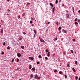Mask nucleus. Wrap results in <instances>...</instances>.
Segmentation results:
<instances>
[{
  "mask_svg": "<svg viewBox=\"0 0 80 80\" xmlns=\"http://www.w3.org/2000/svg\"><path fill=\"white\" fill-rule=\"evenodd\" d=\"M35 78H36V79H37V77H35Z\"/></svg>",
  "mask_w": 80,
  "mask_h": 80,
  "instance_id": "53",
  "label": "nucleus"
},
{
  "mask_svg": "<svg viewBox=\"0 0 80 80\" xmlns=\"http://www.w3.org/2000/svg\"><path fill=\"white\" fill-rule=\"evenodd\" d=\"M7 15H8V16H9V14H7Z\"/></svg>",
  "mask_w": 80,
  "mask_h": 80,
  "instance_id": "58",
  "label": "nucleus"
},
{
  "mask_svg": "<svg viewBox=\"0 0 80 80\" xmlns=\"http://www.w3.org/2000/svg\"><path fill=\"white\" fill-rule=\"evenodd\" d=\"M29 58L30 59V60H33V59H34V58L33 57L31 58V57H29Z\"/></svg>",
  "mask_w": 80,
  "mask_h": 80,
  "instance_id": "4",
  "label": "nucleus"
},
{
  "mask_svg": "<svg viewBox=\"0 0 80 80\" xmlns=\"http://www.w3.org/2000/svg\"><path fill=\"white\" fill-rule=\"evenodd\" d=\"M59 73L60 74H62V71H60V72H59Z\"/></svg>",
  "mask_w": 80,
  "mask_h": 80,
  "instance_id": "26",
  "label": "nucleus"
},
{
  "mask_svg": "<svg viewBox=\"0 0 80 80\" xmlns=\"http://www.w3.org/2000/svg\"><path fill=\"white\" fill-rule=\"evenodd\" d=\"M50 5L52 7H53V5L52 3H50Z\"/></svg>",
  "mask_w": 80,
  "mask_h": 80,
  "instance_id": "11",
  "label": "nucleus"
},
{
  "mask_svg": "<svg viewBox=\"0 0 80 80\" xmlns=\"http://www.w3.org/2000/svg\"><path fill=\"white\" fill-rule=\"evenodd\" d=\"M33 74H31V75L30 76V78H33Z\"/></svg>",
  "mask_w": 80,
  "mask_h": 80,
  "instance_id": "6",
  "label": "nucleus"
},
{
  "mask_svg": "<svg viewBox=\"0 0 80 80\" xmlns=\"http://www.w3.org/2000/svg\"><path fill=\"white\" fill-rule=\"evenodd\" d=\"M62 6H64V4H62Z\"/></svg>",
  "mask_w": 80,
  "mask_h": 80,
  "instance_id": "57",
  "label": "nucleus"
},
{
  "mask_svg": "<svg viewBox=\"0 0 80 80\" xmlns=\"http://www.w3.org/2000/svg\"><path fill=\"white\" fill-rule=\"evenodd\" d=\"M78 22H80V19L78 20Z\"/></svg>",
  "mask_w": 80,
  "mask_h": 80,
  "instance_id": "52",
  "label": "nucleus"
},
{
  "mask_svg": "<svg viewBox=\"0 0 80 80\" xmlns=\"http://www.w3.org/2000/svg\"><path fill=\"white\" fill-rule=\"evenodd\" d=\"M7 49H8V50H10V47L8 46L7 48Z\"/></svg>",
  "mask_w": 80,
  "mask_h": 80,
  "instance_id": "23",
  "label": "nucleus"
},
{
  "mask_svg": "<svg viewBox=\"0 0 80 80\" xmlns=\"http://www.w3.org/2000/svg\"><path fill=\"white\" fill-rule=\"evenodd\" d=\"M66 17L67 18H69V15H68V14H66Z\"/></svg>",
  "mask_w": 80,
  "mask_h": 80,
  "instance_id": "3",
  "label": "nucleus"
},
{
  "mask_svg": "<svg viewBox=\"0 0 80 80\" xmlns=\"http://www.w3.org/2000/svg\"><path fill=\"white\" fill-rule=\"evenodd\" d=\"M7 2H10V0H7Z\"/></svg>",
  "mask_w": 80,
  "mask_h": 80,
  "instance_id": "51",
  "label": "nucleus"
},
{
  "mask_svg": "<svg viewBox=\"0 0 80 80\" xmlns=\"http://www.w3.org/2000/svg\"><path fill=\"white\" fill-rule=\"evenodd\" d=\"M50 23V22H48V24H49Z\"/></svg>",
  "mask_w": 80,
  "mask_h": 80,
  "instance_id": "59",
  "label": "nucleus"
},
{
  "mask_svg": "<svg viewBox=\"0 0 80 80\" xmlns=\"http://www.w3.org/2000/svg\"><path fill=\"white\" fill-rule=\"evenodd\" d=\"M45 60H48V58L47 57H45Z\"/></svg>",
  "mask_w": 80,
  "mask_h": 80,
  "instance_id": "27",
  "label": "nucleus"
},
{
  "mask_svg": "<svg viewBox=\"0 0 80 80\" xmlns=\"http://www.w3.org/2000/svg\"><path fill=\"white\" fill-rule=\"evenodd\" d=\"M72 8L73 12V13H74V8L73 7Z\"/></svg>",
  "mask_w": 80,
  "mask_h": 80,
  "instance_id": "17",
  "label": "nucleus"
},
{
  "mask_svg": "<svg viewBox=\"0 0 80 80\" xmlns=\"http://www.w3.org/2000/svg\"><path fill=\"white\" fill-rule=\"evenodd\" d=\"M32 20H34V19L33 18H31Z\"/></svg>",
  "mask_w": 80,
  "mask_h": 80,
  "instance_id": "46",
  "label": "nucleus"
},
{
  "mask_svg": "<svg viewBox=\"0 0 80 80\" xmlns=\"http://www.w3.org/2000/svg\"><path fill=\"white\" fill-rule=\"evenodd\" d=\"M78 80H80V78H79Z\"/></svg>",
  "mask_w": 80,
  "mask_h": 80,
  "instance_id": "55",
  "label": "nucleus"
},
{
  "mask_svg": "<svg viewBox=\"0 0 80 80\" xmlns=\"http://www.w3.org/2000/svg\"><path fill=\"white\" fill-rule=\"evenodd\" d=\"M38 58H42V56H41V55H39L38 56Z\"/></svg>",
  "mask_w": 80,
  "mask_h": 80,
  "instance_id": "15",
  "label": "nucleus"
},
{
  "mask_svg": "<svg viewBox=\"0 0 80 80\" xmlns=\"http://www.w3.org/2000/svg\"><path fill=\"white\" fill-rule=\"evenodd\" d=\"M75 78H76V80H78V77L76 76Z\"/></svg>",
  "mask_w": 80,
  "mask_h": 80,
  "instance_id": "24",
  "label": "nucleus"
},
{
  "mask_svg": "<svg viewBox=\"0 0 80 80\" xmlns=\"http://www.w3.org/2000/svg\"><path fill=\"white\" fill-rule=\"evenodd\" d=\"M19 59L17 58V62H19Z\"/></svg>",
  "mask_w": 80,
  "mask_h": 80,
  "instance_id": "18",
  "label": "nucleus"
},
{
  "mask_svg": "<svg viewBox=\"0 0 80 80\" xmlns=\"http://www.w3.org/2000/svg\"><path fill=\"white\" fill-rule=\"evenodd\" d=\"M58 0H56L55 2L56 4H57V3H58Z\"/></svg>",
  "mask_w": 80,
  "mask_h": 80,
  "instance_id": "13",
  "label": "nucleus"
},
{
  "mask_svg": "<svg viewBox=\"0 0 80 80\" xmlns=\"http://www.w3.org/2000/svg\"><path fill=\"white\" fill-rule=\"evenodd\" d=\"M61 0H60V1H59V2H61Z\"/></svg>",
  "mask_w": 80,
  "mask_h": 80,
  "instance_id": "56",
  "label": "nucleus"
},
{
  "mask_svg": "<svg viewBox=\"0 0 80 80\" xmlns=\"http://www.w3.org/2000/svg\"><path fill=\"white\" fill-rule=\"evenodd\" d=\"M0 32L1 33H3V29L2 28L1 30V31H0Z\"/></svg>",
  "mask_w": 80,
  "mask_h": 80,
  "instance_id": "5",
  "label": "nucleus"
},
{
  "mask_svg": "<svg viewBox=\"0 0 80 80\" xmlns=\"http://www.w3.org/2000/svg\"><path fill=\"white\" fill-rule=\"evenodd\" d=\"M22 16H24V15H25V13H23L22 15Z\"/></svg>",
  "mask_w": 80,
  "mask_h": 80,
  "instance_id": "44",
  "label": "nucleus"
},
{
  "mask_svg": "<svg viewBox=\"0 0 80 80\" xmlns=\"http://www.w3.org/2000/svg\"><path fill=\"white\" fill-rule=\"evenodd\" d=\"M37 64H40V62H37Z\"/></svg>",
  "mask_w": 80,
  "mask_h": 80,
  "instance_id": "33",
  "label": "nucleus"
},
{
  "mask_svg": "<svg viewBox=\"0 0 80 80\" xmlns=\"http://www.w3.org/2000/svg\"><path fill=\"white\" fill-rule=\"evenodd\" d=\"M57 72V69H55L54 71V72H55V73Z\"/></svg>",
  "mask_w": 80,
  "mask_h": 80,
  "instance_id": "21",
  "label": "nucleus"
},
{
  "mask_svg": "<svg viewBox=\"0 0 80 80\" xmlns=\"http://www.w3.org/2000/svg\"><path fill=\"white\" fill-rule=\"evenodd\" d=\"M21 39H22V38H20L19 40H21Z\"/></svg>",
  "mask_w": 80,
  "mask_h": 80,
  "instance_id": "62",
  "label": "nucleus"
},
{
  "mask_svg": "<svg viewBox=\"0 0 80 80\" xmlns=\"http://www.w3.org/2000/svg\"><path fill=\"white\" fill-rule=\"evenodd\" d=\"M67 66L68 68H69L70 67V65L69 64H67Z\"/></svg>",
  "mask_w": 80,
  "mask_h": 80,
  "instance_id": "25",
  "label": "nucleus"
},
{
  "mask_svg": "<svg viewBox=\"0 0 80 80\" xmlns=\"http://www.w3.org/2000/svg\"><path fill=\"white\" fill-rule=\"evenodd\" d=\"M18 17L19 18H20V16H18Z\"/></svg>",
  "mask_w": 80,
  "mask_h": 80,
  "instance_id": "48",
  "label": "nucleus"
},
{
  "mask_svg": "<svg viewBox=\"0 0 80 80\" xmlns=\"http://www.w3.org/2000/svg\"><path fill=\"white\" fill-rule=\"evenodd\" d=\"M39 38L40 39V42H43V43H44V42H45V41H44V40H43L42 38H41L40 37H39Z\"/></svg>",
  "mask_w": 80,
  "mask_h": 80,
  "instance_id": "1",
  "label": "nucleus"
},
{
  "mask_svg": "<svg viewBox=\"0 0 80 80\" xmlns=\"http://www.w3.org/2000/svg\"><path fill=\"white\" fill-rule=\"evenodd\" d=\"M32 23H33V21H30V23H31V24H32Z\"/></svg>",
  "mask_w": 80,
  "mask_h": 80,
  "instance_id": "28",
  "label": "nucleus"
},
{
  "mask_svg": "<svg viewBox=\"0 0 80 80\" xmlns=\"http://www.w3.org/2000/svg\"><path fill=\"white\" fill-rule=\"evenodd\" d=\"M7 11H8V12H10V10H9V9H8L7 10Z\"/></svg>",
  "mask_w": 80,
  "mask_h": 80,
  "instance_id": "41",
  "label": "nucleus"
},
{
  "mask_svg": "<svg viewBox=\"0 0 80 80\" xmlns=\"http://www.w3.org/2000/svg\"><path fill=\"white\" fill-rule=\"evenodd\" d=\"M63 53L64 54H66V52H64Z\"/></svg>",
  "mask_w": 80,
  "mask_h": 80,
  "instance_id": "45",
  "label": "nucleus"
},
{
  "mask_svg": "<svg viewBox=\"0 0 80 80\" xmlns=\"http://www.w3.org/2000/svg\"><path fill=\"white\" fill-rule=\"evenodd\" d=\"M59 28V30H61V29H62V27H60Z\"/></svg>",
  "mask_w": 80,
  "mask_h": 80,
  "instance_id": "31",
  "label": "nucleus"
},
{
  "mask_svg": "<svg viewBox=\"0 0 80 80\" xmlns=\"http://www.w3.org/2000/svg\"><path fill=\"white\" fill-rule=\"evenodd\" d=\"M46 32H48V29H47V30L46 31Z\"/></svg>",
  "mask_w": 80,
  "mask_h": 80,
  "instance_id": "50",
  "label": "nucleus"
},
{
  "mask_svg": "<svg viewBox=\"0 0 80 80\" xmlns=\"http://www.w3.org/2000/svg\"><path fill=\"white\" fill-rule=\"evenodd\" d=\"M65 78H67V75H65Z\"/></svg>",
  "mask_w": 80,
  "mask_h": 80,
  "instance_id": "30",
  "label": "nucleus"
},
{
  "mask_svg": "<svg viewBox=\"0 0 80 80\" xmlns=\"http://www.w3.org/2000/svg\"><path fill=\"white\" fill-rule=\"evenodd\" d=\"M21 48H22V49H24L25 48V47L23 46H22L21 47Z\"/></svg>",
  "mask_w": 80,
  "mask_h": 80,
  "instance_id": "10",
  "label": "nucleus"
},
{
  "mask_svg": "<svg viewBox=\"0 0 80 80\" xmlns=\"http://www.w3.org/2000/svg\"><path fill=\"white\" fill-rule=\"evenodd\" d=\"M35 77H38V75H37V74L35 75Z\"/></svg>",
  "mask_w": 80,
  "mask_h": 80,
  "instance_id": "38",
  "label": "nucleus"
},
{
  "mask_svg": "<svg viewBox=\"0 0 80 80\" xmlns=\"http://www.w3.org/2000/svg\"><path fill=\"white\" fill-rule=\"evenodd\" d=\"M15 60V59H13L12 61V63H13V62H14V60Z\"/></svg>",
  "mask_w": 80,
  "mask_h": 80,
  "instance_id": "19",
  "label": "nucleus"
},
{
  "mask_svg": "<svg viewBox=\"0 0 80 80\" xmlns=\"http://www.w3.org/2000/svg\"><path fill=\"white\" fill-rule=\"evenodd\" d=\"M77 20V18H76L74 20V22H76Z\"/></svg>",
  "mask_w": 80,
  "mask_h": 80,
  "instance_id": "32",
  "label": "nucleus"
},
{
  "mask_svg": "<svg viewBox=\"0 0 80 80\" xmlns=\"http://www.w3.org/2000/svg\"><path fill=\"white\" fill-rule=\"evenodd\" d=\"M22 33H23V34H24V35H25V34H26V33H25V32H23Z\"/></svg>",
  "mask_w": 80,
  "mask_h": 80,
  "instance_id": "36",
  "label": "nucleus"
},
{
  "mask_svg": "<svg viewBox=\"0 0 80 80\" xmlns=\"http://www.w3.org/2000/svg\"><path fill=\"white\" fill-rule=\"evenodd\" d=\"M59 33H61V31H59Z\"/></svg>",
  "mask_w": 80,
  "mask_h": 80,
  "instance_id": "54",
  "label": "nucleus"
},
{
  "mask_svg": "<svg viewBox=\"0 0 80 80\" xmlns=\"http://www.w3.org/2000/svg\"><path fill=\"white\" fill-rule=\"evenodd\" d=\"M35 34H34V35L33 38H35Z\"/></svg>",
  "mask_w": 80,
  "mask_h": 80,
  "instance_id": "43",
  "label": "nucleus"
},
{
  "mask_svg": "<svg viewBox=\"0 0 80 80\" xmlns=\"http://www.w3.org/2000/svg\"><path fill=\"white\" fill-rule=\"evenodd\" d=\"M66 12H68V11L67 10H66Z\"/></svg>",
  "mask_w": 80,
  "mask_h": 80,
  "instance_id": "60",
  "label": "nucleus"
},
{
  "mask_svg": "<svg viewBox=\"0 0 80 80\" xmlns=\"http://www.w3.org/2000/svg\"><path fill=\"white\" fill-rule=\"evenodd\" d=\"M29 68V69H31V68H32V66H31V65H30Z\"/></svg>",
  "mask_w": 80,
  "mask_h": 80,
  "instance_id": "16",
  "label": "nucleus"
},
{
  "mask_svg": "<svg viewBox=\"0 0 80 80\" xmlns=\"http://www.w3.org/2000/svg\"><path fill=\"white\" fill-rule=\"evenodd\" d=\"M48 51H49V50L48 49H47V50H46V52H48Z\"/></svg>",
  "mask_w": 80,
  "mask_h": 80,
  "instance_id": "29",
  "label": "nucleus"
},
{
  "mask_svg": "<svg viewBox=\"0 0 80 80\" xmlns=\"http://www.w3.org/2000/svg\"><path fill=\"white\" fill-rule=\"evenodd\" d=\"M75 25H78V22H75Z\"/></svg>",
  "mask_w": 80,
  "mask_h": 80,
  "instance_id": "22",
  "label": "nucleus"
},
{
  "mask_svg": "<svg viewBox=\"0 0 80 80\" xmlns=\"http://www.w3.org/2000/svg\"><path fill=\"white\" fill-rule=\"evenodd\" d=\"M40 77H38V79H40Z\"/></svg>",
  "mask_w": 80,
  "mask_h": 80,
  "instance_id": "49",
  "label": "nucleus"
},
{
  "mask_svg": "<svg viewBox=\"0 0 80 80\" xmlns=\"http://www.w3.org/2000/svg\"><path fill=\"white\" fill-rule=\"evenodd\" d=\"M2 55H4V52H2Z\"/></svg>",
  "mask_w": 80,
  "mask_h": 80,
  "instance_id": "39",
  "label": "nucleus"
},
{
  "mask_svg": "<svg viewBox=\"0 0 80 80\" xmlns=\"http://www.w3.org/2000/svg\"><path fill=\"white\" fill-rule=\"evenodd\" d=\"M71 52L72 53H73V50H71Z\"/></svg>",
  "mask_w": 80,
  "mask_h": 80,
  "instance_id": "37",
  "label": "nucleus"
},
{
  "mask_svg": "<svg viewBox=\"0 0 80 80\" xmlns=\"http://www.w3.org/2000/svg\"><path fill=\"white\" fill-rule=\"evenodd\" d=\"M3 45H5V42H4L3 43Z\"/></svg>",
  "mask_w": 80,
  "mask_h": 80,
  "instance_id": "40",
  "label": "nucleus"
},
{
  "mask_svg": "<svg viewBox=\"0 0 80 80\" xmlns=\"http://www.w3.org/2000/svg\"><path fill=\"white\" fill-rule=\"evenodd\" d=\"M63 31H64V32H65V33H67V31H65V30L64 29Z\"/></svg>",
  "mask_w": 80,
  "mask_h": 80,
  "instance_id": "42",
  "label": "nucleus"
},
{
  "mask_svg": "<svg viewBox=\"0 0 80 80\" xmlns=\"http://www.w3.org/2000/svg\"><path fill=\"white\" fill-rule=\"evenodd\" d=\"M75 41V39H74V41Z\"/></svg>",
  "mask_w": 80,
  "mask_h": 80,
  "instance_id": "63",
  "label": "nucleus"
},
{
  "mask_svg": "<svg viewBox=\"0 0 80 80\" xmlns=\"http://www.w3.org/2000/svg\"><path fill=\"white\" fill-rule=\"evenodd\" d=\"M0 10H1V9L0 8Z\"/></svg>",
  "mask_w": 80,
  "mask_h": 80,
  "instance_id": "64",
  "label": "nucleus"
},
{
  "mask_svg": "<svg viewBox=\"0 0 80 80\" xmlns=\"http://www.w3.org/2000/svg\"><path fill=\"white\" fill-rule=\"evenodd\" d=\"M34 26V24H32V27H33V26Z\"/></svg>",
  "mask_w": 80,
  "mask_h": 80,
  "instance_id": "47",
  "label": "nucleus"
},
{
  "mask_svg": "<svg viewBox=\"0 0 80 80\" xmlns=\"http://www.w3.org/2000/svg\"><path fill=\"white\" fill-rule=\"evenodd\" d=\"M54 40H57V38H54Z\"/></svg>",
  "mask_w": 80,
  "mask_h": 80,
  "instance_id": "35",
  "label": "nucleus"
},
{
  "mask_svg": "<svg viewBox=\"0 0 80 80\" xmlns=\"http://www.w3.org/2000/svg\"><path fill=\"white\" fill-rule=\"evenodd\" d=\"M32 70L33 71H35V68H32Z\"/></svg>",
  "mask_w": 80,
  "mask_h": 80,
  "instance_id": "12",
  "label": "nucleus"
},
{
  "mask_svg": "<svg viewBox=\"0 0 80 80\" xmlns=\"http://www.w3.org/2000/svg\"><path fill=\"white\" fill-rule=\"evenodd\" d=\"M47 56L48 57H49V56H50V52H48Z\"/></svg>",
  "mask_w": 80,
  "mask_h": 80,
  "instance_id": "9",
  "label": "nucleus"
},
{
  "mask_svg": "<svg viewBox=\"0 0 80 80\" xmlns=\"http://www.w3.org/2000/svg\"><path fill=\"white\" fill-rule=\"evenodd\" d=\"M78 62H77V61L75 62V64H76V65H78Z\"/></svg>",
  "mask_w": 80,
  "mask_h": 80,
  "instance_id": "20",
  "label": "nucleus"
},
{
  "mask_svg": "<svg viewBox=\"0 0 80 80\" xmlns=\"http://www.w3.org/2000/svg\"><path fill=\"white\" fill-rule=\"evenodd\" d=\"M0 27H1V25H0Z\"/></svg>",
  "mask_w": 80,
  "mask_h": 80,
  "instance_id": "61",
  "label": "nucleus"
},
{
  "mask_svg": "<svg viewBox=\"0 0 80 80\" xmlns=\"http://www.w3.org/2000/svg\"><path fill=\"white\" fill-rule=\"evenodd\" d=\"M55 8L54 7L52 9V12L53 13L54 12V11L55 10Z\"/></svg>",
  "mask_w": 80,
  "mask_h": 80,
  "instance_id": "7",
  "label": "nucleus"
},
{
  "mask_svg": "<svg viewBox=\"0 0 80 80\" xmlns=\"http://www.w3.org/2000/svg\"><path fill=\"white\" fill-rule=\"evenodd\" d=\"M34 32L35 35H36V33H37V31H36L35 30H34Z\"/></svg>",
  "mask_w": 80,
  "mask_h": 80,
  "instance_id": "14",
  "label": "nucleus"
},
{
  "mask_svg": "<svg viewBox=\"0 0 80 80\" xmlns=\"http://www.w3.org/2000/svg\"><path fill=\"white\" fill-rule=\"evenodd\" d=\"M56 24H57V25H58V21L57 22Z\"/></svg>",
  "mask_w": 80,
  "mask_h": 80,
  "instance_id": "34",
  "label": "nucleus"
},
{
  "mask_svg": "<svg viewBox=\"0 0 80 80\" xmlns=\"http://www.w3.org/2000/svg\"><path fill=\"white\" fill-rule=\"evenodd\" d=\"M72 70H73V72H76V70H75V68H72Z\"/></svg>",
  "mask_w": 80,
  "mask_h": 80,
  "instance_id": "8",
  "label": "nucleus"
},
{
  "mask_svg": "<svg viewBox=\"0 0 80 80\" xmlns=\"http://www.w3.org/2000/svg\"><path fill=\"white\" fill-rule=\"evenodd\" d=\"M17 56L18 57V58H20V57L22 56V55H21V54L20 53H18L17 54Z\"/></svg>",
  "mask_w": 80,
  "mask_h": 80,
  "instance_id": "2",
  "label": "nucleus"
}]
</instances>
